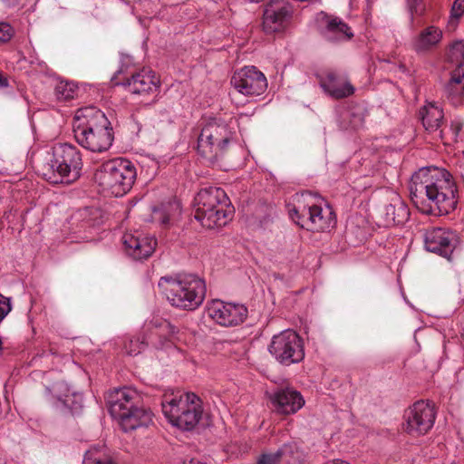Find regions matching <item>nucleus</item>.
Masks as SVG:
<instances>
[{"instance_id": "39", "label": "nucleus", "mask_w": 464, "mask_h": 464, "mask_svg": "<svg viewBox=\"0 0 464 464\" xmlns=\"http://www.w3.org/2000/svg\"><path fill=\"white\" fill-rule=\"evenodd\" d=\"M9 86V81L7 76L0 71V88H6Z\"/></svg>"}, {"instance_id": "7", "label": "nucleus", "mask_w": 464, "mask_h": 464, "mask_svg": "<svg viewBox=\"0 0 464 464\" xmlns=\"http://www.w3.org/2000/svg\"><path fill=\"white\" fill-rule=\"evenodd\" d=\"M136 175V169L130 160L116 158L102 163L94 173V179L103 189L121 197L132 188Z\"/></svg>"}, {"instance_id": "14", "label": "nucleus", "mask_w": 464, "mask_h": 464, "mask_svg": "<svg viewBox=\"0 0 464 464\" xmlns=\"http://www.w3.org/2000/svg\"><path fill=\"white\" fill-rule=\"evenodd\" d=\"M150 343L156 348H165L179 339V328L168 320L156 316L145 324Z\"/></svg>"}, {"instance_id": "25", "label": "nucleus", "mask_w": 464, "mask_h": 464, "mask_svg": "<svg viewBox=\"0 0 464 464\" xmlns=\"http://www.w3.org/2000/svg\"><path fill=\"white\" fill-rule=\"evenodd\" d=\"M422 125L428 131L438 130L443 123L444 113L434 102H429L423 106L419 112Z\"/></svg>"}, {"instance_id": "9", "label": "nucleus", "mask_w": 464, "mask_h": 464, "mask_svg": "<svg viewBox=\"0 0 464 464\" xmlns=\"http://www.w3.org/2000/svg\"><path fill=\"white\" fill-rule=\"evenodd\" d=\"M233 135L225 121L209 120L202 126L198 137V152L209 160H216L225 152Z\"/></svg>"}, {"instance_id": "16", "label": "nucleus", "mask_w": 464, "mask_h": 464, "mask_svg": "<svg viewBox=\"0 0 464 464\" xmlns=\"http://www.w3.org/2000/svg\"><path fill=\"white\" fill-rule=\"evenodd\" d=\"M273 410L279 414L297 412L304 404L302 394L292 387L277 388L270 397Z\"/></svg>"}, {"instance_id": "37", "label": "nucleus", "mask_w": 464, "mask_h": 464, "mask_svg": "<svg viewBox=\"0 0 464 464\" xmlns=\"http://www.w3.org/2000/svg\"><path fill=\"white\" fill-rule=\"evenodd\" d=\"M59 401H61L63 405L69 408L72 411H76L81 408V404L78 401H72V398L69 395H64V398L59 397Z\"/></svg>"}, {"instance_id": "2", "label": "nucleus", "mask_w": 464, "mask_h": 464, "mask_svg": "<svg viewBox=\"0 0 464 464\" xmlns=\"http://www.w3.org/2000/svg\"><path fill=\"white\" fill-rule=\"evenodd\" d=\"M72 130L78 144L92 152L108 150L113 141L111 122L101 110L93 106L76 111Z\"/></svg>"}, {"instance_id": "15", "label": "nucleus", "mask_w": 464, "mask_h": 464, "mask_svg": "<svg viewBox=\"0 0 464 464\" xmlns=\"http://www.w3.org/2000/svg\"><path fill=\"white\" fill-rule=\"evenodd\" d=\"M458 236L443 227L428 229L424 237V245L428 251L450 259L458 245Z\"/></svg>"}, {"instance_id": "45", "label": "nucleus", "mask_w": 464, "mask_h": 464, "mask_svg": "<svg viewBox=\"0 0 464 464\" xmlns=\"http://www.w3.org/2000/svg\"><path fill=\"white\" fill-rule=\"evenodd\" d=\"M57 385H58V386H61V387H63V386H65V384H64V383H63V382H61V383H58Z\"/></svg>"}, {"instance_id": "18", "label": "nucleus", "mask_w": 464, "mask_h": 464, "mask_svg": "<svg viewBox=\"0 0 464 464\" xmlns=\"http://www.w3.org/2000/svg\"><path fill=\"white\" fill-rule=\"evenodd\" d=\"M257 464H306L305 456L295 442L284 444L275 453L262 454Z\"/></svg>"}, {"instance_id": "26", "label": "nucleus", "mask_w": 464, "mask_h": 464, "mask_svg": "<svg viewBox=\"0 0 464 464\" xmlns=\"http://www.w3.org/2000/svg\"><path fill=\"white\" fill-rule=\"evenodd\" d=\"M445 94L454 103L464 97V65L459 64L452 71L445 86Z\"/></svg>"}, {"instance_id": "3", "label": "nucleus", "mask_w": 464, "mask_h": 464, "mask_svg": "<svg viewBox=\"0 0 464 464\" xmlns=\"http://www.w3.org/2000/svg\"><path fill=\"white\" fill-rule=\"evenodd\" d=\"M111 417L118 420L124 431L148 427L152 421L150 411L143 406L139 392L130 387L110 392L106 397Z\"/></svg>"}, {"instance_id": "36", "label": "nucleus", "mask_w": 464, "mask_h": 464, "mask_svg": "<svg viewBox=\"0 0 464 464\" xmlns=\"http://www.w3.org/2000/svg\"><path fill=\"white\" fill-rule=\"evenodd\" d=\"M11 309L10 299L0 293V323L10 313Z\"/></svg>"}, {"instance_id": "17", "label": "nucleus", "mask_w": 464, "mask_h": 464, "mask_svg": "<svg viewBox=\"0 0 464 464\" xmlns=\"http://www.w3.org/2000/svg\"><path fill=\"white\" fill-rule=\"evenodd\" d=\"M159 82L153 71L142 68L124 76L121 83L134 94H148L158 91Z\"/></svg>"}, {"instance_id": "22", "label": "nucleus", "mask_w": 464, "mask_h": 464, "mask_svg": "<svg viewBox=\"0 0 464 464\" xmlns=\"http://www.w3.org/2000/svg\"><path fill=\"white\" fill-rule=\"evenodd\" d=\"M291 13L288 6H275L269 4L264 10L263 27L268 33H276L284 29L290 18Z\"/></svg>"}, {"instance_id": "11", "label": "nucleus", "mask_w": 464, "mask_h": 464, "mask_svg": "<svg viewBox=\"0 0 464 464\" xmlns=\"http://www.w3.org/2000/svg\"><path fill=\"white\" fill-rule=\"evenodd\" d=\"M436 413L433 405L420 401L410 407L404 414V430L411 436L426 434L433 426Z\"/></svg>"}, {"instance_id": "19", "label": "nucleus", "mask_w": 464, "mask_h": 464, "mask_svg": "<svg viewBox=\"0 0 464 464\" xmlns=\"http://www.w3.org/2000/svg\"><path fill=\"white\" fill-rule=\"evenodd\" d=\"M122 240L127 255L136 260L150 257L157 246V240L154 237L140 234H125Z\"/></svg>"}, {"instance_id": "29", "label": "nucleus", "mask_w": 464, "mask_h": 464, "mask_svg": "<svg viewBox=\"0 0 464 464\" xmlns=\"http://www.w3.org/2000/svg\"><path fill=\"white\" fill-rule=\"evenodd\" d=\"M82 464H116L112 459L110 450L101 445H96L88 450L84 455Z\"/></svg>"}, {"instance_id": "23", "label": "nucleus", "mask_w": 464, "mask_h": 464, "mask_svg": "<svg viewBox=\"0 0 464 464\" xmlns=\"http://www.w3.org/2000/svg\"><path fill=\"white\" fill-rule=\"evenodd\" d=\"M320 84L322 88L334 99H343L354 92V87L351 82L334 72H328L325 76L320 80Z\"/></svg>"}, {"instance_id": "40", "label": "nucleus", "mask_w": 464, "mask_h": 464, "mask_svg": "<svg viewBox=\"0 0 464 464\" xmlns=\"http://www.w3.org/2000/svg\"><path fill=\"white\" fill-rule=\"evenodd\" d=\"M20 0H0V3L5 6V7H11V6H14L16 5H18Z\"/></svg>"}, {"instance_id": "44", "label": "nucleus", "mask_w": 464, "mask_h": 464, "mask_svg": "<svg viewBox=\"0 0 464 464\" xmlns=\"http://www.w3.org/2000/svg\"><path fill=\"white\" fill-rule=\"evenodd\" d=\"M73 397L75 400H81V397L79 395H74Z\"/></svg>"}, {"instance_id": "8", "label": "nucleus", "mask_w": 464, "mask_h": 464, "mask_svg": "<svg viewBox=\"0 0 464 464\" xmlns=\"http://www.w3.org/2000/svg\"><path fill=\"white\" fill-rule=\"evenodd\" d=\"M315 200L316 197L309 191L297 195L294 206L288 208V213L291 219L302 228L324 231L334 224L333 212L328 209L326 215Z\"/></svg>"}, {"instance_id": "33", "label": "nucleus", "mask_w": 464, "mask_h": 464, "mask_svg": "<svg viewBox=\"0 0 464 464\" xmlns=\"http://www.w3.org/2000/svg\"><path fill=\"white\" fill-rule=\"evenodd\" d=\"M448 55L451 62L459 63L464 60V41L454 42L450 48Z\"/></svg>"}, {"instance_id": "31", "label": "nucleus", "mask_w": 464, "mask_h": 464, "mask_svg": "<svg viewBox=\"0 0 464 464\" xmlns=\"http://www.w3.org/2000/svg\"><path fill=\"white\" fill-rule=\"evenodd\" d=\"M149 343H150L148 339V334L145 332V334L142 337H130L125 340L123 343V350L129 355H137L141 353Z\"/></svg>"}, {"instance_id": "5", "label": "nucleus", "mask_w": 464, "mask_h": 464, "mask_svg": "<svg viewBox=\"0 0 464 464\" xmlns=\"http://www.w3.org/2000/svg\"><path fill=\"white\" fill-rule=\"evenodd\" d=\"M159 286L163 289L171 305L180 309L195 310L205 299V282L192 274L161 277Z\"/></svg>"}, {"instance_id": "38", "label": "nucleus", "mask_w": 464, "mask_h": 464, "mask_svg": "<svg viewBox=\"0 0 464 464\" xmlns=\"http://www.w3.org/2000/svg\"><path fill=\"white\" fill-rule=\"evenodd\" d=\"M464 126V122L461 120H454L451 121L450 130L453 136V140H456L459 132L461 131Z\"/></svg>"}, {"instance_id": "27", "label": "nucleus", "mask_w": 464, "mask_h": 464, "mask_svg": "<svg viewBox=\"0 0 464 464\" xmlns=\"http://www.w3.org/2000/svg\"><path fill=\"white\" fill-rule=\"evenodd\" d=\"M180 214V203L173 198L154 210V218L164 227H168Z\"/></svg>"}, {"instance_id": "24", "label": "nucleus", "mask_w": 464, "mask_h": 464, "mask_svg": "<svg viewBox=\"0 0 464 464\" xmlns=\"http://www.w3.org/2000/svg\"><path fill=\"white\" fill-rule=\"evenodd\" d=\"M442 35V31L439 27L427 26L412 39V49L418 53H427L439 45Z\"/></svg>"}, {"instance_id": "1", "label": "nucleus", "mask_w": 464, "mask_h": 464, "mask_svg": "<svg viewBox=\"0 0 464 464\" xmlns=\"http://www.w3.org/2000/svg\"><path fill=\"white\" fill-rule=\"evenodd\" d=\"M411 199L423 213L448 214L456 208V186L445 169H420L409 184Z\"/></svg>"}, {"instance_id": "41", "label": "nucleus", "mask_w": 464, "mask_h": 464, "mask_svg": "<svg viewBox=\"0 0 464 464\" xmlns=\"http://www.w3.org/2000/svg\"><path fill=\"white\" fill-rule=\"evenodd\" d=\"M325 464H349V463L346 461H343V460H340V459H334L332 461L326 462Z\"/></svg>"}, {"instance_id": "30", "label": "nucleus", "mask_w": 464, "mask_h": 464, "mask_svg": "<svg viewBox=\"0 0 464 464\" xmlns=\"http://www.w3.org/2000/svg\"><path fill=\"white\" fill-rule=\"evenodd\" d=\"M351 28L343 21L335 18L328 22L326 27V37L329 40H343L353 37Z\"/></svg>"}, {"instance_id": "4", "label": "nucleus", "mask_w": 464, "mask_h": 464, "mask_svg": "<svg viewBox=\"0 0 464 464\" xmlns=\"http://www.w3.org/2000/svg\"><path fill=\"white\" fill-rule=\"evenodd\" d=\"M80 150L69 143L53 148V159L42 169L43 178L51 184L70 185L79 179L82 169Z\"/></svg>"}, {"instance_id": "43", "label": "nucleus", "mask_w": 464, "mask_h": 464, "mask_svg": "<svg viewBox=\"0 0 464 464\" xmlns=\"http://www.w3.org/2000/svg\"><path fill=\"white\" fill-rule=\"evenodd\" d=\"M440 135L441 138H443V135H444V130H440Z\"/></svg>"}, {"instance_id": "10", "label": "nucleus", "mask_w": 464, "mask_h": 464, "mask_svg": "<svg viewBox=\"0 0 464 464\" xmlns=\"http://www.w3.org/2000/svg\"><path fill=\"white\" fill-rule=\"evenodd\" d=\"M268 351L282 364L290 365L304 359L302 338L293 330H285L273 336Z\"/></svg>"}, {"instance_id": "6", "label": "nucleus", "mask_w": 464, "mask_h": 464, "mask_svg": "<svg viewBox=\"0 0 464 464\" xmlns=\"http://www.w3.org/2000/svg\"><path fill=\"white\" fill-rule=\"evenodd\" d=\"M162 411L169 422L185 430L199 422L203 409L200 398L193 392L181 391L166 393L161 402Z\"/></svg>"}, {"instance_id": "34", "label": "nucleus", "mask_w": 464, "mask_h": 464, "mask_svg": "<svg viewBox=\"0 0 464 464\" xmlns=\"http://www.w3.org/2000/svg\"><path fill=\"white\" fill-rule=\"evenodd\" d=\"M14 34L13 27L6 22H0V44L11 40Z\"/></svg>"}, {"instance_id": "28", "label": "nucleus", "mask_w": 464, "mask_h": 464, "mask_svg": "<svg viewBox=\"0 0 464 464\" xmlns=\"http://www.w3.org/2000/svg\"><path fill=\"white\" fill-rule=\"evenodd\" d=\"M385 221L387 224L400 225L404 223L409 218V209L407 206L400 200L393 204L385 206Z\"/></svg>"}, {"instance_id": "35", "label": "nucleus", "mask_w": 464, "mask_h": 464, "mask_svg": "<svg viewBox=\"0 0 464 464\" xmlns=\"http://www.w3.org/2000/svg\"><path fill=\"white\" fill-rule=\"evenodd\" d=\"M464 14V0H455L450 10V19L459 20Z\"/></svg>"}, {"instance_id": "42", "label": "nucleus", "mask_w": 464, "mask_h": 464, "mask_svg": "<svg viewBox=\"0 0 464 464\" xmlns=\"http://www.w3.org/2000/svg\"><path fill=\"white\" fill-rule=\"evenodd\" d=\"M183 464H204L197 459H190L188 463L184 462Z\"/></svg>"}, {"instance_id": "21", "label": "nucleus", "mask_w": 464, "mask_h": 464, "mask_svg": "<svg viewBox=\"0 0 464 464\" xmlns=\"http://www.w3.org/2000/svg\"><path fill=\"white\" fill-rule=\"evenodd\" d=\"M216 207L221 208H233L225 190L218 187L202 188L195 197V208Z\"/></svg>"}, {"instance_id": "13", "label": "nucleus", "mask_w": 464, "mask_h": 464, "mask_svg": "<svg viewBox=\"0 0 464 464\" xmlns=\"http://www.w3.org/2000/svg\"><path fill=\"white\" fill-rule=\"evenodd\" d=\"M231 84L244 95H261L267 88V80L256 67L245 66L234 72Z\"/></svg>"}, {"instance_id": "32", "label": "nucleus", "mask_w": 464, "mask_h": 464, "mask_svg": "<svg viewBox=\"0 0 464 464\" xmlns=\"http://www.w3.org/2000/svg\"><path fill=\"white\" fill-rule=\"evenodd\" d=\"M55 95L60 101H69L77 95V88L71 82H60L55 87Z\"/></svg>"}, {"instance_id": "12", "label": "nucleus", "mask_w": 464, "mask_h": 464, "mask_svg": "<svg viewBox=\"0 0 464 464\" xmlns=\"http://www.w3.org/2000/svg\"><path fill=\"white\" fill-rule=\"evenodd\" d=\"M208 315L218 324L233 327L242 324L247 316V309L242 304L212 300L207 306Z\"/></svg>"}, {"instance_id": "20", "label": "nucleus", "mask_w": 464, "mask_h": 464, "mask_svg": "<svg viewBox=\"0 0 464 464\" xmlns=\"http://www.w3.org/2000/svg\"><path fill=\"white\" fill-rule=\"evenodd\" d=\"M234 214V208H218L216 207L209 208H196L195 218L198 219L201 225L207 228H214L217 227L225 226L229 220L232 219Z\"/></svg>"}]
</instances>
